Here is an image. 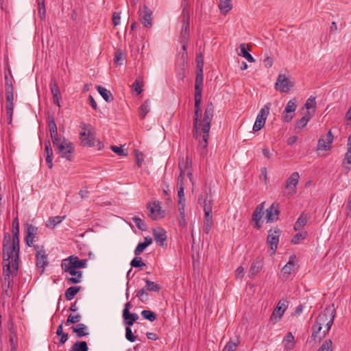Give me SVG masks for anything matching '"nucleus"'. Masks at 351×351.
<instances>
[{"label":"nucleus","mask_w":351,"mask_h":351,"mask_svg":"<svg viewBox=\"0 0 351 351\" xmlns=\"http://www.w3.org/2000/svg\"><path fill=\"white\" fill-rule=\"evenodd\" d=\"M130 265L134 267H138L145 266V264L142 262L141 257H136L132 260Z\"/></svg>","instance_id":"052dcab7"},{"label":"nucleus","mask_w":351,"mask_h":351,"mask_svg":"<svg viewBox=\"0 0 351 351\" xmlns=\"http://www.w3.org/2000/svg\"><path fill=\"white\" fill-rule=\"evenodd\" d=\"M306 237V233H298L295 234L291 239V243L293 244H298L300 242V241L304 240Z\"/></svg>","instance_id":"bf43d9fd"},{"label":"nucleus","mask_w":351,"mask_h":351,"mask_svg":"<svg viewBox=\"0 0 351 351\" xmlns=\"http://www.w3.org/2000/svg\"><path fill=\"white\" fill-rule=\"evenodd\" d=\"M141 315L144 319H147L150 322H154L157 318L156 314L149 310L142 311Z\"/></svg>","instance_id":"de8ad7c7"},{"label":"nucleus","mask_w":351,"mask_h":351,"mask_svg":"<svg viewBox=\"0 0 351 351\" xmlns=\"http://www.w3.org/2000/svg\"><path fill=\"white\" fill-rule=\"evenodd\" d=\"M80 289V287H71L68 288L65 291V298L68 300H71Z\"/></svg>","instance_id":"37998d69"},{"label":"nucleus","mask_w":351,"mask_h":351,"mask_svg":"<svg viewBox=\"0 0 351 351\" xmlns=\"http://www.w3.org/2000/svg\"><path fill=\"white\" fill-rule=\"evenodd\" d=\"M53 144L55 146V150L61 157L68 160H72L74 147L71 142L66 140L64 138H57V141L53 143Z\"/></svg>","instance_id":"39448f33"},{"label":"nucleus","mask_w":351,"mask_h":351,"mask_svg":"<svg viewBox=\"0 0 351 351\" xmlns=\"http://www.w3.org/2000/svg\"><path fill=\"white\" fill-rule=\"evenodd\" d=\"M155 241L160 246H164L167 240V232L162 228H157L153 230Z\"/></svg>","instance_id":"a878e982"},{"label":"nucleus","mask_w":351,"mask_h":351,"mask_svg":"<svg viewBox=\"0 0 351 351\" xmlns=\"http://www.w3.org/2000/svg\"><path fill=\"white\" fill-rule=\"evenodd\" d=\"M136 297H138L142 302H145L147 300V290L144 287L138 291L136 293Z\"/></svg>","instance_id":"13d9d810"},{"label":"nucleus","mask_w":351,"mask_h":351,"mask_svg":"<svg viewBox=\"0 0 351 351\" xmlns=\"http://www.w3.org/2000/svg\"><path fill=\"white\" fill-rule=\"evenodd\" d=\"M110 148L114 153H116L119 156H126L127 155V154L125 152V151L122 149L121 147L112 145L110 147Z\"/></svg>","instance_id":"338daca9"},{"label":"nucleus","mask_w":351,"mask_h":351,"mask_svg":"<svg viewBox=\"0 0 351 351\" xmlns=\"http://www.w3.org/2000/svg\"><path fill=\"white\" fill-rule=\"evenodd\" d=\"M317 351H332V341L328 339L325 340Z\"/></svg>","instance_id":"3c124183"},{"label":"nucleus","mask_w":351,"mask_h":351,"mask_svg":"<svg viewBox=\"0 0 351 351\" xmlns=\"http://www.w3.org/2000/svg\"><path fill=\"white\" fill-rule=\"evenodd\" d=\"M97 89L99 94L107 102H110L113 100V96L109 90L101 86H97Z\"/></svg>","instance_id":"4c0bfd02"},{"label":"nucleus","mask_w":351,"mask_h":351,"mask_svg":"<svg viewBox=\"0 0 351 351\" xmlns=\"http://www.w3.org/2000/svg\"><path fill=\"white\" fill-rule=\"evenodd\" d=\"M134 90L136 92L137 95H139L143 91V84L138 80H136L132 84Z\"/></svg>","instance_id":"e2e57ef3"},{"label":"nucleus","mask_w":351,"mask_h":351,"mask_svg":"<svg viewBox=\"0 0 351 351\" xmlns=\"http://www.w3.org/2000/svg\"><path fill=\"white\" fill-rule=\"evenodd\" d=\"M80 128L82 129L80 133V141L83 146L94 147L97 142L100 145V142L96 140L93 130L90 125L82 123Z\"/></svg>","instance_id":"423d86ee"},{"label":"nucleus","mask_w":351,"mask_h":351,"mask_svg":"<svg viewBox=\"0 0 351 351\" xmlns=\"http://www.w3.org/2000/svg\"><path fill=\"white\" fill-rule=\"evenodd\" d=\"M213 225V219L212 215H204L203 232L208 234Z\"/></svg>","instance_id":"c9c22d12"},{"label":"nucleus","mask_w":351,"mask_h":351,"mask_svg":"<svg viewBox=\"0 0 351 351\" xmlns=\"http://www.w3.org/2000/svg\"><path fill=\"white\" fill-rule=\"evenodd\" d=\"M45 151L47 154L46 162L47 166L49 169H51L53 167V150L51 147V143L49 141L45 142Z\"/></svg>","instance_id":"2f4dec72"},{"label":"nucleus","mask_w":351,"mask_h":351,"mask_svg":"<svg viewBox=\"0 0 351 351\" xmlns=\"http://www.w3.org/2000/svg\"><path fill=\"white\" fill-rule=\"evenodd\" d=\"M300 174L298 172H293L286 181V188L292 191L293 193H296V186L299 182Z\"/></svg>","instance_id":"bb28decb"},{"label":"nucleus","mask_w":351,"mask_h":351,"mask_svg":"<svg viewBox=\"0 0 351 351\" xmlns=\"http://www.w3.org/2000/svg\"><path fill=\"white\" fill-rule=\"evenodd\" d=\"M280 237V230H269L267 237V243L270 245L272 254H275L278 247Z\"/></svg>","instance_id":"dca6fc26"},{"label":"nucleus","mask_w":351,"mask_h":351,"mask_svg":"<svg viewBox=\"0 0 351 351\" xmlns=\"http://www.w3.org/2000/svg\"><path fill=\"white\" fill-rule=\"evenodd\" d=\"M147 209L149 210V216L153 220H157L158 219L162 218L164 216L159 203L154 202L149 204L147 206Z\"/></svg>","instance_id":"5701e85b"},{"label":"nucleus","mask_w":351,"mask_h":351,"mask_svg":"<svg viewBox=\"0 0 351 351\" xmlns=\"http://www.w3.org/2000/svg\"><path fill=\"white\" fill-rule=\"evenodd\" d=\"M50 90L52 95L60 94L58 82L55 78H51L50 82Z\"/></svg>","instance_id":"5fc2aeb1"},{"label":"nucleus","mask_w":351,"mask_h":351,"mask_svg":"<svg viewBox=\"0 0 351 351\" xmlns=\"http://www.w3.org/2000/svg\"><path fill=\"white\" fill-rule=\"evenodd\" d=\"M88 348L86 341H76L71 348L70 351H88Z\"/></svg>","instance_id":"79ce46f5"},{"label":"nucleus","mask_w":351,"mask_h":351,"mask_svg":"<svg viewBox=\"0 0 351 351\" xmlns=\"http://www.w3.org/2000/svg\"><path fill=\"white\" fill-rule=\"evenodd\" d=\"M294 82L285 75L279 74L275 83V89L280 93H288L294 86Z\"/></svg>","instance_id":"1a4fd4ad"},{"label":"nucleus","mask_w":351,"mask_h":351,"mask_svg":"<svg viewBox=\"0 0 351 351\" xmlns=\"http://www.w3.org/2000/svg\"><path fill=\"white\" fill-rule=\"evenodd\" d=\"M269 110L270 104H267L261 109L253 125V130L254 132H258L264 127L267 116L269 114Z\"/></svg>","instance_id":"9d476101"},{"label":"nucleus","mask_w":351,"mask_h":351,"mask_svg":"<svg viewBox=\"0 0 351 351\" xmlns=\"http://www.w3.org/2000/svg\"><path fill=\"white\" fill-rule=\"evenodd\" d=\"M335 316V308L328 307L316 318L315 323L322 326L325 332H329Z\"/></svg>","instance_id":"20e7f679"},{"label":"nucleus","mask_w":351,"mask_h":351,"mask_svg":"<svg viewBox=\"0 0 351 351\" xmlns=\"http://www.w3.org/2000/svg\"><path fill=\"white\" fill-rule=\"evenodd\" d=\"M152 243V239L150 237H147L143 243H138L134 250V254L136 256L140 255L145 249Z\"/></svg>","instance_id":"7c9ffc66"},{"label":"nucleus","mask_w":351,"mask_h":351,"mask_svg":"<svg viewBox=\"0 0 351 351\" xmlns=\"http://www.w3.org/2000/svg\"><path fill=\"white\" fill-rule=\"evenodd\" d=\"M190 35V26L182 25L180 32V43L182 44V49L186 51L187 43Z\"/></svg>","instance_id":"cd10ccee"},{"label":"nucleus","mask_w":351,"mask_h":351,"mask_svg":"<svg viewBox=\"0 0 351 351\" xmlns=\"http://www.w3.org/2000/svg\"><path fill=\"white\" fill-rule=\"evenodd\" d=\"M38 234V228L32 224H28L26 230L25 242L31 247L33 245L34 239Z\"/></svg>","instance_id":"393cba45"},{"label":"nucleus","mask_w":351,"mask_h":351,"mask_svg":"<svg viewBox=\"0 0 351 351\" xmlns=\"http://www.w3.org/2000/svg\"><path fill=\"white\" fill-rule=\"evenodd\" d=\"M296 108H297L296 99L293 98L287 102L285 109L283 112V117H282L283 121L285 122L289 123L292 120V119L294 116L293 113L295 112Z\"/></svg>","instance_id":"f3484780"},{"label":"nucleus","mask_w":351,"mask_h":351,"mask_svg":"<svg viewBox=\"0 0 351 351\" xmlns=\"http://www.w3.org/2000/svg\"><path fill=\"white\" fill-rule=\"evenodd\" d=\"M280 214L278 206L273 204L269 208L266 210V219L267 223H271L278 219Z\"/></svg>","instance_id":"b1692460"},{"label":"nucleus","mask_w":351,"mask_h":351,"mask_svg":"<svg viewBox=\"0 0 351 351\" xmlns=\"http://www.w3.org/2000/svg\"><path fill=\"white\" fill-rule=\"evenodd\" d=\"M310 120V117H307L306 115L302 117L300 120H298L295 123V130L297 129H302L304 128L308 122Z\"/></svg>","instance_id":"603ef678"},{"label":"nucleus","mask_w":351,"mask_h":351,"mask_svg":"<svg viewBox=\"0 0 351 351\" xmlns=\"http://www.w3.org/2000/svg\"><path fill=\"white\" fill-rule=\"evenodd\" d=\"M178 204H184L185 198H184V188L178 189Z\"/></svg>","instance_id":"69168bd1"},{"label":"nucleus","mask_w":351,"mask_h":351,"mask_svg":"<svg viewBox=\"0 0 351 351\" xmlns=\"http://www.w3.org/2000/svg\"><path fill=\"white\" fill-rule=\"evenodd\" d=\"M327 334L328 332H325L322 326L315 322L312 326V335L310 339L307 340V343L314 346L317 342H320Z\"/></svg>","instance_id":"9b49d317"},{"label":"nucleus","mask_w":351,"mask_h":351,"mask_svg":"<svg viewBox=\"0 0 351 351\" xmlns=\"http://www.w3.org/2000/svg\"><path fill=\"white\" fill-rule=\"evenodd\" d=\"M73 332L77 334V337H82L88 335L86 332L87 326L84 324H78L76 326H72Z\"/></svg>","instance_id":"72a5a7b5"},{"label":"nucleus","mask_w":351,"mask_h":351,"mask_svg":"<svg viewBox=\"0 0 351 351\" xmlns=\"http://www.w3.org/2000/svg\"><path fill=\"white\" fill-rule=\"evenodd\" d=\"M265 202H262L256 206L252 214V220L255 222V228L260 229L262 227L261 219L264 215Z\"/></svg>","instance_id":"6ab92c4d"},{"label":"nucleus","mask_w":351,"mask_h":351,"mask_svg":"<svg viewBox=\"0 0 351 351\" xmlns=\"http://www.w3.org/2000/svg\"><path fill=\"white\" fill-rule=\"evenodd\" d=\"M245 47H246V45L245 43H241L239 47H240L241 53H239V55L243 57L244 58H245L250 62H255L254 58L252 57V56L250 53H249L247 52Z\"/></svg>","instance_id":"a19ab883"},{"label":"nucleus","mask_w":351,"mask_h":351,"mask_svg":"<svg viewBox=\"0 0 351 351\" xmlns=\"http://www.w3.org/2000/svg\"><path fill=\"white\" fill-rule=\"evenodd\" d=\"M125 337L131 342H134L136 339V337L133 335L132 329L130 327H126L125 328Z\"/></svg>","instance_id":"680f3d73"},{"label":"nucleus","mask_w":351,"mask_h":351,"mask_svg":"<svg viewBox=\"0 0 351 351\" xmlns=\"http://www.w3.org/2000/svg\"><path fill=\"white\" fill-rule=\"evenodd\" d=\"M140 21L147 28H150L153 25V13L150 8L144 5L139 10Z\"/></svg>","instance_id":"ddd939ff"},{"label":"nucleus","mask_w":351,"mask_h":351,"mask_svg":"<svg viewBox=\"0 0 351 351\" xmlns=\"http://www.w3.org/2000/svg\"><path fill=\"white\" fill-rule=\"evenodd\" d=\"M49 131H50V135L53 143H55V141H57V138H58V131H57V126L55 123V121L53 118H51V120L49 123Z\"/></svg>","instance_id":"ea45409f"},{"label":"nucleus","mask_w":351,"mask_h":351,"mask_svg":"<svg viewBox=\"0 0 351 351\" xmlns=\"http://www.w3.org/2000/svg\"><path fill=\"white\" fill-rule=\"evenodd\" d=\"M239 343V341L238 339H237L235 341L230 340L224 347L223 351H235Z\"/></svg>","instance_id":"864d4df0"},{"label":"nucleus","mask_w":351,"mask_h":351,"mask_svg":"<svg viewBox=\"0 0 351 351\" xmlns=\"http://www.w3.org/2000/svg\"><path fill=\"white\" fill-rule=\"evenodd\" d=\"M145 282L146 283V287H145L147 291H159L160 290V287L159 285L155 283L154 282L150 281L149 280L145 279Z\"/></svg>","instance_id":"49530a36"},{"label":"nucleus","mask_w":351,"mask_h":351,"mask_svg":"<svg viewBox=\"0 0 351 351\" xmlns=\"http://www.w3.org/2000/svg\"><path fill=\"white\" fill-rule=\"evenodd\" d=\"M149 103L148 100H146L140 107L139 116L141 119H143L146 114L149 112Z\"/></svg>","instance_id":"09e8293b"},{"label":"nucleus","mask_w":351,"mask_h":351,"mask_svg":"<svg viewBox=\"0 0 351 351\" xmlns=\"http://www.w3.org/2000/svg\"><path fill=\"white\" fill-rule=\"evenodd\" d=\"M82 316L79 314L73 315L70 314L66 319V324H77L81 320Z\"/></svg>","instance_id":"6e6d98bb"},{"label":"nucleus","mask_w":351,"mask_h":351,"mask_svg":"<svg viewBox=\"0 0 351 351\" xmlns=\"http://www.w3.org/2000/svg\"><path fill=\"white\" fill-rule=\"evenodd\" d=\"M192 162L191 160L188 158H182L180 160L179 162V169H180V175L178 178L177 182V188L180 189L184 188V180L185 176V171L189 167H191Z\"/></svg>","instance_id":"f8f14e48"},{"label":"nucleus","mask_w":351,"mask_h":351,"mask_svg":"<svg viewBox=\"0 0 351 351\" xmlns=\"http://www.w3.org/2000/svg\"><path fill=\"white\" fill-rule=\"evenodd\" d=\"M62 269L66 273H69L71 277H67L66 280L69 284H77L82 281V272L77 271V269L71 268L68 269L69 266L61 263Z\"/></svg>","instance_id":"4468645a"},{"label":"nucleus","mask_w":351,"mask_h":351,"mask_svg":"<svg viewBox=\"0 0 351 351\" xmlns=\"http://www.w3.org/2000/svg\"><path fill=\"white\" fill-rule=\"evenodd\" d=\"M347 152L343 159V165L348 170L351 169V135L348 137Z\"/></svg>","instance_id":"c85d7f7f"},{"label":"nucleus","mask_w":351,"mask_h":351,"mask_svg":"<svg viewBox=\"0 0 351 351\" xmlns=\"http://www.w3.org/2000/svg\"><path fill=\"white\" fill-rule=\"evenodd\" d=\"M333 141V136L331 131H328L325 136L322 137L317 144L318 149L319 150H329L331 147V143Z\"/></svg>","instance_id":"4be33fe9"},{"label":"nucleus","mask_w":351,"mask_h":351,"mask_svg":"<svg viewBox=\"0 0 351 351\" xmlns=\"http://www.w3.org/2000/svg\"><path fill=\"white\" fill-rule=\"evenodd\" d=\"M219 8L222 14L226 15L232 8L230 0H219Z\"/></svg>","instance_id":"f704fd0d"},{"label":"nucleus","mask_w":351,"mask_h":351,"mask_svg":"<svg viewBox=\"0 0 351 351\" xmlns=\"http://www.w3.org/2000/svg\"><path fill=\"white\" fill-rule=\"evenodd\" d=\"M182 11L179 18L182 25L190 26V10L188 0H183L181 4Z\"/></svg>","instance_id":"aec40b11"},{"label":"nucleus","mask_w":351,"mask_h":351,"mask_svg":"<svg viewBox=\"0 0 351 351\" xmlns=\"http://www.w3.org/2000/svg\"><path fill=\"white\" fill-rule=\"evenodd\" d=\"M199 69V73L197 74L195 77V104L194 108H195L196 117L197 116L198 112L199 111V106H201L202 101V84H203V71L202 66Z\"/></svg>","instance_id":"0eeeda50"},{"label":"nucleus","mask_w":351,"mask_h":351,"mask_svg":"<svg viewBox=\"0 0 351 351\" xmlns=\"http://www.w3.org/2000/svg\"><path fill=\"white\" fill-rule=\"evenodd\" d=\"M263 264L261 261L259 259H256L252 265H251V267L249 271V277L252 278H254L262 269Z\"/></svg>","instance_id":"473e14b6"},{"label":"nucleus","mask_w":351,"mask_h":351,"mask_svg":"<svg viewBox=\"0 0 351 351\" xmlns=\"http://www.w3.org/2000/svg\"><path fill=\"white\" fill-rule=\"evenodd\" d=\"M45 14L46 10L45 3L43 5H38V14L42 21L45 19Z\"/></svg>","instance_id":"774afa93"},{"label":"nucleus","mask_w":351,"mask_h":351,"mask_svg":"<svg viewBox=\"0 0 351 351\" xmlns=\"http://www.w3.org/2000/svg\"><path fill=\"white\" fill-rule=\"evenodd\" d=\"M285 348L287 350H292L295 346L294 336L291 332H288L283 339Z\"/></svg>","instance_id":"58836bf2"},{"label":"nucleus","mask_w":351,"mask_h":351,"mask_svg":"<svg viewBox=\"0 0 351 351\" xmlns=\"http://www.w3.org/2000/svg\"><path fill=\"white\" fill-rule=\"evenodd\" d=\"M214 110V105L210 102L206 105L202 120L199 119L201 117L200 109L197 117L195 112L194 113V137L199 140V146L205 151H206L208 145L210 123L213 118Z\"/></svg>","instance_id":"f257e3e1"},{"label":"nucleus","mask_w":351,"mask_h":351,"mask_svg":"<svg viewBox=\"0 0 351 351\" xmlns=\"http://www.w3.org/2000/svg\"><path fill=\"white\" fill-rule=\"evenodd\" d=\"M203 208L204 215H212L213 212V206H212V200L208 199V198L204 199L203 204Z\"/></svg>","instance_id":"8fccbe9b"},{"label":"nucleus","mask_w":351,"mask_h":351,"mask_svg":"<svg viewBox=\"0 0 351 351\" xmlns=\"http://www.w3.org/2000/svg\"><path fill=\"white\" fill-rule=\"evenodd\" d=\"M62 264L69 266L68 269H82L86 267L87 261L86 259H80L77 256H70L62 261Z\"/></svg>","instance_id":"2eb2a0df"},{"label":"nucleus","mask_w":351,"mask_h":351,"mask_svg":"<svg viewBox=\"0 0 351 351\" xmlns=\"http://www.w3.org/2000/svg\"><path fill=\"white\" fill-rule=\"evenodd\" d=\"M14 79L13 76H5V98H6V104H5V109H6V114L8 117V123H10L12 120V116L14 113Z\"/></svg>","instance_id":"7ed1b4c3"},{"label":"nucleus","mask_w":351,"mask_h":351,"mask_svg":"<svg viewBox=\"0 0 351 351\" xmlns=\"http://www.w3.org/2000/svg\"><path fill=\"white\" fill-rule=\"evenodd\" d=\"M65 218V216H55V217H51L49 218V219L46 222V226L49 228H54L55 226L61 223L64 219Z\"/></svg>","instance_id":"e433bc0d"},{"label":"nucleus","mask_w":351,"mask_h":351,"mask_svg":"<svg viewBox=\"0 0 351 351\" xmlns=\"http://www.w3.org/2000/svg\"><path fill=\"white\" fill-rule=\"evenodd\" d=\"M285 300H280L278 302L270 317V321L273 324H276L281 319L287 306Z\"/></svg>","instance_id":"a211bd4d"},{"label":"nucleus","mask_w":351,"mask_h":351,"mask_svg":"<svg viewBox=\"0 0 351 351\" xmlns=\"http://www.w3.org/2000/svg\"><path fill=\"white\" fill-rule=\"evenodd\" d=\"M123 317L125 324L128 326H132L134 322L138 319V316L136 313H130L128 310H123Z\"/></svg>","instance_id":"c756f323"},{"label":"nucleus","mask_w":351,"mask_h":351,"mask_svg":"<svg viewBox=\"0 0 351 351\" xmlns=\"http://www.w3.org/2000/svg\"><path fill=\"white\" fill-rule=\"evenodd\" d=\"M12 243L11 244V237L8 232L5 233L3 241V259L8 261L10 258H14L13 267L14 271L19 269V226L12 227Z\"/></svg>","instance_id":"f03ea898"},{"label":"nucleus","mask_w":351,"mask_h":351,"mask_svg":"<svg viewBox=\"0 0 351 351\" xmlns=\"http://www.w3.org/2000/svg\"><path fill=\"white\" fill-rule=\"evenodd\" d=\"M14 258V257L10 258V259H8V261L3 260V286H6L8 288H9L11 286V276H16L18 271V269L14 271V269L13 267Z\"/></svg>","instance_id":"6e6552de"},{"label":"nucleus","mask_w":351,"mask_h":351,"mask_svg":"<svg viewBox=\"0 0 351 351\" xmlns=\"http://www.w3.org/2000/svg\"><path fill=\"white\" fill-rule=\"evenodd\" d=\"M296 268L295 264L287 263L282 269V274L283 276L288 277L291 272Z\"/></svg>","instance_id":"a18cd8bd"},{"label":"nucleus","mask_w":351,"mask_h":351,"mask_svg":"<svg viewBox=\"0 0 351 351\" xmlns=\"http://www.w3.org/2000/svg\"><path fill=\"white\" fill-rule=\"evenodd\" d=\"M306 217L304 214H302L294 225V230L295 231L301 230L303 228V227L306 224Z\"/></svg>","instance_id":"c03bdc74"},{"label":"nucleus","mask_w":351,"mask_h":351,"mask_svg":"<svg viewBox=\"0 0 351 351\" xmlns=\"http://www.w3.org/2000/svg\"><path fill=\"white\" fill-rule=\"evenodd\" d=\"M315 98L311 96L307 99L304 106L306 109L309 110L315 108Z\"/></svg>","instance_id":"0e129e2a"},{"label":"nucleus","mask_w":351,"mask_h":351,"mask_svg":"<svg viewBox=\"0 0 351 351\" xmlns=\"http://www.w3.org/2000/svg\"><path fill=\"white\" fill-rule=\"evenodd\" d=\"M34 248L36 250V265L38 267L41 268V272H43L45 267L48 264L47 256L43 250L39 249V246L35 245Z\"/></svg>","instance_id":"412c9836"},{"label":"nucleus","mask_w":351,"mask_h":351,"mask_svg":"<svg viewBox=\"0 0 351 351\" xmlns=\"http://www.w3.org/2000/svg\"><path fill=\"white\" fill-rule=\"evenodd\" d=\"M132 220L139 230L142 231L147 230V226L144 223V221L141 218L138 217H134Z\"/></svg>","instance_id":"4d7b16f0"}]
</instances>
